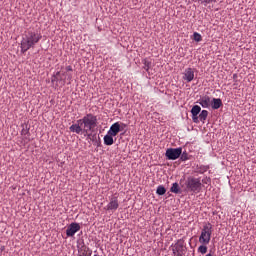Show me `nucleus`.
<instances>
[{
    "instance_id": "1",
    "label": "nucleus",
    "mask_w": 256,
    "mask_h": 256,
    "mask_svg": "<svg viewBox=\"0 0 256 256\" xmlns=\"http://www.w3.org/2000/svg\"><path fill=\"white\" fill-rule=\"evenodd\" d=\"M42 36L35 32H28V34L21 41V52L25 53L30 48H33L41 40Z\"/></svg>"
},
{
    "instance_id": "2",
    "label": "nucleus",
    "mask_w": 256,
    "mask_h": 256,
    "mask_svg": "<svg viewBox=\"0 0 256 256\" xmlns=\"http://www.w3.org/2000/svg\"><path fill=\"white\" fill-rule=\"evenodd\" d=\"M79 123L82 124L83 131L87 134L96 126L97 118L91 114H88L83 119H80Z\"/></svg>"
},
{
    "instance_id": "3",
    "label": "nucleus",
    "mask_w": 256,
    "mask_h": 256,
    "mask_svg": "<svg viewBox=\"0 0 256 256\" xmlns=\"http://www.w3.org/2000/svg\"><path fill=\"white\" fill-rule=\"evenodd\" d=\"M212 233H213V226L210 223L205 224L201 231L199 242L201 244L208 245L211 241Z\"/></svg>"
},
{
    "instance_id": "4",
    "label": "nucleus",
    "mask_w": 256,
    "mask_h": 256,
    "mask_svg": "<svg viewBox=\"0 0 256 256\" xmlns=\"http://www.w3.org/2000/svg\"><path fill=\"white\" fill-rule=\"evenodd\" d=\"M186 186L189 191L194 193H199L202 190V183L199 178H188Z\"/></svg>"
},
{
    "instance_id": "5",
    "label": "nucleus",
    "mask_w": 256,
    "mask_h": 256,
    "mask_svg": "<svg viewBox=\"0 0 256 256\" xmlns=\"http://www.w3.org/2000/svg\"><path fill=\"white\" fill-rule=\"evenodd\" d=\"M182 154V148H170L166 151V156L169 160H176Z\"/></svg>"
},
{
    "instance_id": "6",
    "label": "nucleus",
    "mask_w": 256,
    "mask_h": 256,
    "mask_svg": "<svg viewBox=\"0 0 256 256\" xmlns=\"http://www.w3.org/2000/svg\"><path fill=\"white\" fill-rule=\"evenodd\" d=\"M172 251L174 256H183L185 252L183 243L181 241H178L176 244L172 245Z\"/></svg>"
},
{
    "instance_id": "7",
    "label": "nucleus",
    "mask_w": 256,
    "mask_h": 256,
    "mask_svg": "<svg viewBox=\"0 0 256 256\" xmlns=\"http://www.w3.org/2000/svg\"><path fill=\"white\" fill-rule=\"evenodd\" d=\"M123 127H126L125 124H120L119 122L114 123L111 127L110 130L108 131V134L111 136L115 137L117 134L123 130Z\"/></svg>"
},
{
    "instance_id": "8",
    "label": "nucleus",
    "mask_w": 256,
    "mask_h": 256,
    "mask_svg": "<svg viewBox=\"0 0 256 256\" xmlns=\"http://www.w3.org/2000/svg\"><path fill=\"white\" fill-rule=\"evenodd\" d=\"M80 228L81 227L78 223H71L66 230L67 236L73 237L75 235V233L80 230Z\"/></svg>"
},
{
    "instance_id": "9",
    "label": "nucleus",
    "mask_w": 256,
    "mask_h": 256,
    "mask_svg": "<svg viewBox=\"0 0 256 256\" xmlns=\"http://www.w3.org/2000/svg\"><path fill=\"white\" fill-rule=\"evenodd\" d=\"M119 207L118 197H111L109 204L106 206L108 211H116Z\"/></svg>"
},
{
    "instance_id": "10",
    "label": "nucleus",
    "mask_w": 256,
    "mask_h": 256,
    "mask_svg": "<svg viewBox=\"0 0 256 256\" xmlns=\"http://www.w3.org/2000/svg\"><path fill=\"white\" fill-rule=\"evenodd\" d=\"M195 78V72L192 68H187L184 72L183 79L188 83L192 82Z\"/></svg>"
},
{
    "instance_id": "11",
    "label": "nucleus",
    "mask_w": 256,
    "mask_h": 256,
    "mask_svg": "<svg viewBox=\"0 0 256 256\" xmlns=\"http://www.w3.org/2000/svg\"><path fill=\"white\" fill-rule=\"evenodd\" d=\"M212 100L209 96H204L199 100V104L203 108H210L211 107Z\"/></svg>"
},
{
    "instance_id": "12",
    "label": "nucleus",
    "mask_w": 256,
    "mask_h": 256,
    "mask_svg": "<svg viewBox=\"0 0 256 256\" xmlns=\"http://www.w3.org/2000/svg\"><path fill=\"white\" fill-rule=\"evenodd\" d=\"M70 131L76 134H80L83 131V124L80 123V120L70 127Z\"/></svg>"
},
{
    "instance_id": "13",
    "label": "nucleus",
    "mask_w": 256,
    "mask_h": 256,
    "mask_svg": "<svg viewBox=\"0 0 256 256\" xmlns=\"http://www.w3.org/2000/svg\"><path fill=\"white\" fill-rule=\"evenodd\" d=\"M223 105L222 100L221 99H212V103L210 104V106H212V109L217 110L219 109L221 106Z\"/></svg>"
},
{
    "instance_id": "14",
    "label": "nucleus",
    "mask_w": 256,
    "mask_h": 256,
    "mask_svg": "<svg viewBox=\"0 0 256 256\" xmlns=\"http://www.w3.org/2000/svg\"><path fill=\"white\" fill-rule=\"evenodd\" d=\"M113 135H110L107 133V135L104 137V144L107 146H111L114 143Z\"/></svg>"
},
{
    "instance_id": "15",
    "label": "nucleus",
    "mask_w": 256,
    "mask_h": 256,
    "mask_svg": "<svg viewBox=\"0 0 256 256\" xmlns=\"http://www.w3.org/2000/svg\"><path fill=\"white\" fill-rule=\"evenodd\" d=\"M200 112H201V107L198 105L194 106L191 110V113L193 116H198Z\"/></svg>"
},
{
    "instance_id": "16",
    "label": "nucleus",
    "mask_w": 256,
    "mask_h": 256,
    "mask_svg": "<svg viewBox=\"0 0 256 256\" xmlns=\"http://www.w3.org/2000/svg\"><path fill=\"white\" fill-rule=\"evenodd\" d=\"M208 114H209V113H208L207 110H203V111L201 112V114L199 115L200 120H201L202 122H204V121L207 119Z\"/></svg>"
},
{
    "instance_id": "17",
    "label": "nucleus",
    "mask_w": 256,
    "mask_h": 256,
    "mask_svg": "<svg viewBox=\"0 0 256 256\" xmlns=\"http://www.w3.org/2000/svg\"><path fill=\"white\" fill-rule=\"evenodd\" d=\"M166 193V189L164 186L160 185L158 188H157V194L158 195H164Z\"/></svg>"
},
{
    "instance_id": "18",
    "label": "nucleus",
    "mask_w": 256,
    "mask_h": 256,
    "mask_svg": "<svg viewBox=\"0 0 256 256\" xmlns=\"http://www.w3.org/2000/svg\"><path fill=\"white\" fill-rule=\"evenodd\" d=\"M207 245L202 244L199 248H198V252L205 254L207 253Z\"/></svg>"
},
{
    "instance_id": "19",
    "label": "nucleus",
    "mask_w": 256,
    "mask_h": 256,
    "mask_svg": "<svg viewBox=\"0 0 256 256\" xmlns=\"http://www.w3.org/2000/svg\"><path fill=\"white\" fill-rule=\"evenodd\" d=\"M193 39H194L196 42H201V41H202V36H201L199 33L195 32V33L193 34Z\"/></svg>"
},
{
    "instance_id": "20",
    "label": "nucleus",
    "mask_w": 256,
    "mask_h": 256,
    "mask_svg": "<svg viewBox=\"0 0 256 256\" xmlns=\"http://www.w3.org/2000/svg\"><path fill=\"white\" fill-rule=\"evenodd\" d=\"M171 191L173 193H179V185L178 183H174L173 186L171 187Z\"/></svg>"
},
{
    "instance_id": "21",
    "label": "nucleus",
    "mask_w": 256,
    "mask_h": 256,
    "mask_svg": "<svg viewBox=\"0 0 256 256\" xmlns=\"http://www.w3.org/2000/svg\"><path fill=\"white\" fill-rule=\"evenodd\" d=\"M151 63L148 60H144V69L148 72L150 69Z\"/></svg>"
},
{
    "instance_id": "22",
    "label": "nucleus",
    "mask_w": 256,
    "mask_h": 256,
    "mask_svg": "<svg viewBox=\"0 0 256 256\" xmlns=\"http://www.w3.org/2000/svg\"><path fill=\"white\" fill-rule=\"evenodd\" d=\"M60 75V72H57L56 73V75H54L53 77H52V83H54V82H56V81H58V76Z\"/></svg>"
},
{
    "instance_id": "23",
    "label": "nucleus",
    "mask_w": 256,
    "mask_h": 256,
    "mask_svg": "<svg viewBox=\"0 0 256 256\" xmlns=\"http://www.w3.org/2000/svg\"><path fill=\"white\" fill-rule=\"evenodd\" d=\"M204 184H209L211 182L210 178H205L202 180Z\"/></svg>"
},
{
    "instance_id": "24",
    "label": "nucleus",
    "mask_w": 256,
    "mask_h": 256,
    "mask_svg": "<svg viewBox=\"0 0 256 256\" xmlns=\"http://www.w3.org/2000/svg\"><path fill=\"white\" fill-rule=\"evenodd\" d=\"M192 119H193V121H194L195 123H198V122H199L198 116H193V115H192Z\"/></svg>"
},
{
    "instance_id": "25",
    "label": "nucleus",
    "mask_w": 256,
    "mask_h": 256,
    "mask_svg": "<svg viewBox=\"0 0 256 256\" xmlns=\"http://www.w3.org/2000/svg\"><path fill=\"white\" fill-rule=\"evenodd\" d=\"M181 159H182L183 161H185V160H187V156H186L185 154H183L182 157H181Z\"/></svg>"
},
{
    "instance_id": "26",
    "label": "nucleus",
    "mask_w": 256,
    "mask_h": 256,
    "mask_svg": "<svg viewBox=\"0 0 256 256\" xmlns=\"http://www.w3.org/2000/svg\"><path fill=\"white\" fill-rule=\"evenodd\" d=\"M79 256H90L89 254H87L86 252H83L82 254H80Z\"/></svg>"
},
{
    "instance_id": "27",
    "label": "nucleus",
    "mask_w": 256,
    "mask_h": 256,
    "mask_svg": "<svg viewBox=\"0 0 256 256\" xmlns=\"http://www.w3.org/2000/svg\"><path fill=\"white\" fill-rule=\"evenodd\" d=\"M66 70L70 72V71H72V67H71V66H68V67L66 68Z\"/></svg>"
},
{
    "instance_id": "28",
    "label": "nucleus",
    "mask_w": 256,
    "mask_h": 256,
    "mask_svg": "<svg viewBox=\"0 0 256 256\" xmlns=\"http://www.w3.org/2000/svg\"><path fill=\"white\" fill-rule=\"evenodd\" d=\"M206 256H212V254L208 253V254H206Z\"/></svg>"
}]
</instances>
